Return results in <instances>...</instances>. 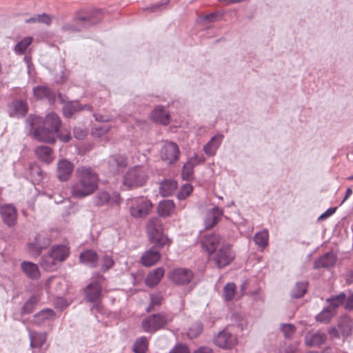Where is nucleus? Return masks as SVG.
<instances>
[{"label":"nucleus","mask_w":353,"mask_h":353,"mask_svg":"<svg viewBox=\"0 0 353 353\" xmlns=\"http://www.w3.org/2000/svg\"><path fill=\"white\" fill-rule=\"evenodd\" d=\"M61 124L60 118L54 112L48 114L45 120L31 114L26 120V130L28 135L39 141L54 143Z\"/></svg>","instance_id":"f257e3e1"},{"label":"nucleus","mask_w":353,"mask_h":353,"mask_svg":"<svg viewBox=\"0 0 353 353\" xmlns=\"http://www.w3.org/2000/svg\"><path fill=\"white\" fill-rule=\"evenodd\" d=\"M77 181L71 187L72 195L81 199L94 193L98 188L99 178L93 168L80 166L76 170Z\"/></svg>","instance_id":"f03ea898"},{"label":"nucleus","mask_w":353,"mask_h":353,"mask_svg":"<svg viewBox=\"0 0 353 353\" xmlns=\"http://www.w3.org/2000/svg\"><path fill=\"white\" fill-rule=\"evenodd\" d=\"M126 205L130 215L135 219H144L151 211L152 204L144 196L132 197L127 199Z\"/></svg>","instance_id":"7ed1b4c3"},{"label":"nucleus","mask_w":353,"mask_h":353,"mask_svg":"<svg viewBox=\"0 0 353 353\" xmlns=\"http://www.w3.org/2000/svg\"><path fill=\"white\" fill-rule=\"evenodd\" d=\"M147 170L144 166L136 165L130 168L124 174L123 185L128 188L142 186L147 181Z\"/></svg>","instance_id":"20e7f679"},{"label":"nucleus","mask_w":353,"mask_h":353,"mask_svg":"<svg viewBox=\"0 0 353 353\" xmlns=\"http://www.w3.org/2000/svg\"><path fill=\"white\" fill-rule=\"evenodd\" d=\"M146 230L149 239L152 243L164 246L168 243V239L163 234V223L158 217L148 220Z\"/></svg>","instance_id":"39448f33"},{"label":"nucleus","mask_w":353,"mask_h":353,"mask_svg":"<svg viewBox=\"0 0 353 353\" xmlns=\"http://www.w3.org/2000/svg\"><path fill=\"white\" fill-rule=\"evenodd\" d=\"M52 241L50 231H41L34 237V240L27 245L29 253L32 256H39L43 250L47 248Z\"/></svg>","instance_id":"423d86ee"},{"label":"nucleus","mask_w":353,"mask_h":353,"mask_svg":"<svg viewBox=\"0 0 353 353\" xmlns=\"http://www.w3.org/2000/svg\"><path fill=\"white\" fill-rule=\"evenodd\" d=\"M170 319L164 313H158L148 316L141 322L144 332L154 333L163 327Z\"/></svg>","instance_id":"0eeeda50"},{"label":"nucleus","mask_w":353,"mask_h":353,"mask_svg":"<svg viewBox=\"0 0 353 353\" xmlns=\"http://www.w3.org/2000/svg\"><path fill=\"white\" fill-rule=\"evenodd\" d=\"M212 260L218 268H224L231 263L235 257V254L228 243H222L221 246L214 252Z\"/></svg>","instance_id":"6e6552de"},{"label":"nucleus","mask_w":353,"mask_h":353,"mask_svg":"<svg viewBox=\"0 0 353 353\" xmlns=\"http://www.w3.org/2000/svg\"><path fill=\"white\" fill-rule=\"evenodd\" d=\"M92 281L85 288V299L88 302H97L102 295L101 283L104 281L105 277L99 274L96 273Z\"/></svg>","instance_id":"1a4fd4ad"},{"label":"nucleus","mask_w":353,"mask_h":353,"mask_svg":"<svg viewBox=\"0 0 353 353\" xmlns=\"http://www.w3.org/2000/svg\"><path fill=\"white\" fill-rule=\"evenodd\" d=\"M100 15L101 10H95L88 16L76 17L74 22L79 26L78 27L73 24H66L63 26L62 29L64 30L79 31L81 28H87L98 23L101 20Z\"/></svg>","instance_id":"9d476101"},{"label":"nucleus","mask_w":353,"mask_h":353,"mask_svg":"<svg viewBox=\"0 0 353 353\" xmlns=\"http://www.w3.org/2000/svg\"><path fill=\"white\" fill-rule=\"evenodd\" d=\"M181 152L178 145L173 141H165L161 149V159L168 164H172L179 159Z\"/></svg>","instance_id":"9b49d317"},{"label":"nucleus","mask_w":353,"mask_h":353,"mask_svg":"<svg viewBox=\"0 0 353 353\" xmlns=\"http://www.w3.org/2000/svg\"><path fill=\"white\" fill-rule=\"evenodd\" d=\"M222 243H225L223 239L219 234L214 233L205 235L201 241L202 248L210 254L218 250Z\"/></svg>","instance_id":"f8f14e48"},{"label":"nucleus","mask_w":353,"mask_h":353,"mask_svg":"<svg viewBox=\"0 0 353 353\" xmlns=\"http://www.w3.org/2000/svg\"><path fill=\"white\" fill-rule=\"evenodd\" d=\"M74 164L66 159H59L57 164V176L61 181H68L72 176Z\"/></svg>","instance_id":"ddd939ff"},{"label":"nucleus","mask_w":353,"mask_h":353,"mask_svg":"<svg viewBox=\"0 0 353 353\" xmlns=\"http://www.w3.org/2000/svg\"><path fill=\"white\" fill-rule=\"evenodd\" d=\"M163 246L160 245H154L146 250L142 255L141 261V263L145 267H150L154 265L161 259L160 248Z\"/></svg>","instance_id":"4468645a"},{"label":"nucleus","mask_w":353,"mask_h":353,"mask_svg":"<svg viewBox=\"0 0 353 353\" xmlns=\"http://www.w3.org/2000/svg\"><path fill=\"white\" fill-rule=\"evenodd\" d=\"M214 343L216 345L222 348H230L236 343V338L224 330L219 332L214 338Z\"/></svg>","instance_id":"2eb2a0df"},{"label":"nucleus","mask_w":353,"mask_h":353,"mask_svg":"<svg viewBox=\"0 0 353 353\" xmlns=\"http://www.w3.org/2000/svg\"><path fill=\"white\" fill-rule=\"evenodd\" d=\"M193 273L189 269L178 268L172 271L171 280L176 285H186L190 283Z\"/></svg>","instance_id":"dca6fc26"},{"label":"nucleus","mask_w":353,"mask_h":353,"mask_svg":"<svg viewBox=\"0 0 353 353\" xmlns=\"http://www.w3.org/2000/svg\"><path fill=\"white\" fill-rule=\"evenodd\" d=\"M224 139V135L221 133H217L213 136L208 142L203 147V152L209 157H213L221 146Z\"/></svg>","instance_id":"f3484780"},{"label":"nucleus","mask_w":353,"mask_h":353,"mask_svg":"<svg viewBox=\"0 0 353 353\" xmlns=\"http://www.w3.org/2000/svg\"><path fill=\"white\" fill-rule=\"evenodd\" d=\"M223 215V211L219 207H214L206 213L204 219V225L206 229H210L218 223L221 217Z\"/></svg>","instance_id":"a211bd4d"},{"label":"nucleus","mask_w":353,"mask_h":353,"mask_svg":"<svg viewBox=\"0 0 353 353\" xmlns=\"http://www.w3.org/2000/svg\"><path fill=\"white\" fill-rule=\"evenodd\" d=\"M0 213L3 222L9 227L15 225L17 221V211L10 204L5 205L0 208Z\"/></svg>","instance_id":"6ab92c4d"},{"label":"nucleus","mask_w":353,"mask_h":353,"mask_svg":"<svg viewBox=\"0 0 353 353\" xmlns=\"http://www.w3.org/2000/svg\"><path fill=\"white\" fill-rule=\"evenodd\" d=\"M336 262V256L332 252H327L314 262V269L330 268L333 267Z\"/></svg>","instance_id":"aec40b11"},{"label":"nucleus","mask_w":353,"mask_h":353,"mask_svg":"<svg viewBox=\"0 0 353 353\" xmlns=\"http://www.w3.org/2000/svg\"><path fill=\"white\" fill-rule=\"evenodd\" d=\"M56 317L57 314L53 310L46 308L34 314L33 317V322L34 324L37 325H41L53 321Z\"/></svg>","instance_id":"412c9836"},{"label":"nucleus","mask_w":353,"mask_h":353,"mask_svg":"<svg viewBox=\"0 0 353 353\" xmlns=\"http://www.w3.org/2000/svg\"><path fill=\"white\" fill-rule=\"evenodd\" d=\"M327 339L325 332L317 331L308 332L305 336V343L309 347H317L323 344Z\"/></svg>","instance_id":"4be33fe9"},{"label":"nucleus","mask_w":353,"mask_h":353,"mask_svg":"<svg viewBox=\"0 0 353 353\" xmlns=\"http://www.w3.org/2000/svg\"><path fill=\"white\" fill-rule=\"evenodd\" d=\"M108 165L110 172L115 173L118 172L119 169L125 168L128 165V161L125 156L114 154L110 157L108 161Z\"/></svg>","instance_id":"5701e85b"},{"label":"nucleus","mask_w":353,"mask_h":353,"mask_svg":"<svg viewBox=\"0 0 353 353\" xmlns=\"http://www.w3.org/2000/svg\"><path fill=\"white\" fill-rule=\"evenodd\" d=\"M30 339V345L32 348H41L46 343L47 334L46 332H38L27 328Z\"/></svg>","instance_id":"b1692460"},{"label":"nucleus","mask_w":353,"mask_h":353,"mask_svg":"<svg viewBox=\"0 0 353 353\" xmlns=\"http://www.w3.org/2000/svg\"><path fill=\"white\" fill-rule=\"evenodd\" d=\"M150 119L157 123L167 125L170 115L167 109L161 105L157 106L151 112Z\"/></svg>","instance_id":"393cba45"},{"label":"nucleus","mask_w":353,"mask_h":353,"mask_svg":"<svg viewBox=\"0 0 353 353\" xmlns=\"http://www.w3.org/2000/svg\"><path fill=\"white\" fill-rule=\"evenodd\" d=\"M86 109L91 111V107L88 105H81L77 101H69L65 103L63 108V113L65 117L70 118L74 112Z\"/></svg>","instance_id":"a878e982"},{"label":"nucleus","mask_w":353,"mask_h":353,"mask_svg":"<svg viewBox=\"0 0 353 353\" xmlns=\"http://www.w3.org/2000/svg\"><path fill=\"white\" fill-rule=\"evenodd\" d=\"M79 259L81 262L85 265L94 268L97 265L99 256L92 250H86L81 253Z\"/></svg>","instance_id":"bb28decb"},{"label":"nucleus","mask_w":353,"mask_h":353,"mask_svg":"<svg viewBox=\"0 0 353 353\" xmlns=\"http://www.w3.org/2000/svg\"><path fill=\"white\" fill-rule=\"evenodd\" d=\"M52 257L57 262L64 261L69 256V249L63 245H54L49 251Z\"/></svg>","instance_id":"cd10ccee"},{"label":"nucleus","mask_w":353,"mask_h":353,"mask_svg":"<svg viewBox=\"0 0 353 353\" xmlns=\"http://www.w3.org/2000/svg\"><path fill=\"white\" fill-rule=\"evenodd\" d=\"M8 112L11 117H23L28 112L27 104L23 101H15L9 105Z\"/></svg>","instance_id":"c85d7f7f"},{"label":"nucleus","mask_w":353,"mask_h":353,"mask_svg":"<svg viewBox=\"0 0 353 353\" xmlns=\"http://www.w3.org/2000/svg\"><path fill=\"white\" fill-rule=\"evenodd\" d=\"M21 268L23 273L30 279H37L40 277V272L37 265L30 261H23Z\"/></svg>","instance_id":"c756f323"},{"label":"nucleus","mask_w":353,"mask_h":353,"mask_svg":"<svg viewBox=\"0 0 353 353\" xmlns=\"http://www.w3.org/2000/svg\"><path fill=\"white\" fill-rule=\"evenodd\" d=\"M34 152L37 158L46 163H50L53 161L52 150L48 146H38L35 148Z\"/></svg>","instance_id":"7c9ffc66"},{"label":"nucleus","mask_w":353,"mask_h":353,"mask_svg":"<svg viewBox=\"0 0 353 353\" xmlns=\"http://www.w3.org/2000/svg\"><path fill=\"white\" fill-rule=\"evenodd\" d=\"M157 209L161 216H169L174 212L175 204L172 200H164L159 203Z\"/></svg>","instance_id":"2f4dec72"},{"label":"nucleus","mask_w":353,"mask_h":353,"mask_svg":"<svg viewBox=\"0 0 353 353\" xmlns=\"http://www.w3.org/2000/svg\"><path fill=\"white\" fill-rule=\"evenodd\" d=\"M164 274V270L162 268H157L150 272L145 278V283L149 287L157 285L161 280Z\"/></svg>","instance_id":"473e14b6"},{"label":"nucleus","mask_w":353,"mask_h":353,"mask_svg":"<svg viewBox=\"0 0 353 353\" xmlns=\"http://www.w3.org/2000/svg\"><path fill=\"white\" fill-rule=\"evenodd\" d=\"M177 183L174 181L165 180L162 182L159 187V192L163 196H167L172 194L176 189Z\"/></svg>","instance_id":"72a5a7b5"},{"label":"nucleus","mask_w":353,"mask_h":353,"mask_svg":"<svg viewBox=\"0 0 353 353\" xmlns=\"http://www.w3.org/2000/svg\"><path fill=\"white\" fill-rule=\"evenodd\" d=\"M253 240L259 247L264 249L268 245L269 234L268 230H262L256 232Z\"/></svg>","instance_id":"f704fd0d"},{"label":"nucleus","mask_w":353,"mask_h":353,"mask_svg":"<svg viewBox=\"0 0 353 353\" xmlns=\"http://www.w3.org/2000/svg\"><path fill=\"white\" fill-rule=\"evenodd\" d=\"M307 285L308 283L305 281L297 282L292 290V297L299 299L303 296L307 292Z\"/></svg>","instance_id":"c9c22d12"},{"label":"nucleus","mask_w":353,"mask_h":353,"mask_svg":"<svg viewBox=\"0 0 353 353\" xmlns=\"http://www.w3.org/2000/svg\"><path fill=\"white\" fill-rule=\"evenodd\" d=\"M346 299V294L345 292H341L338 295L332 296L327 299L326 301L330 303L329 308H332L333 312L339 306L342 305Z\"/></svg>","instance_id":"e433bc0d"},{"label":"nucleus","mask_w":353,"mask_h":353,"mask_svg":"<svg viewBox=\"0 0 353 353\" xmlns=\"http://www.w3.org/2000/svg\"><path fill=\"white\" fill-rule=\"evenodd\" d=\"M57 262L48 252L41 257L40 265L46 271L50 272L57 269Z\"/></svg>","instance_id":"4c0bfd02"},{"label":"nucleus","mask_w":353,"mask_h":353,"mask_svg":"<svg viewBox=\"0 0 353 353\" xmlns=\"http://www.w3.org/2000/svg\"><path fill=\"white\" fill-rule=\"evenodd\" d=\"M34 95L40 99L46 98L49 101L54 98L53 92L46 86H37L33 90Z\"/></svg>","instance_id":"58836bf2"},{"label":"nucleus","mask_w":353,"mask_h":353,"mask_svg":"<svg viewBox=\"0 0 353 353\" xmlns=\"http://www.w3.org/2000/svg\"><path fill=\"white\" fill-rule=\"evenodd\" d=\"M148 349V341L147 337L141 336L134 343L132 350L134 353H146Z\"/></svg>","instance_id":"ea45409f"},{"label":"nucleus","mask_w":353,"mask_h":353,"mask_svg":"<svg viewBox=\"0 0 353 353\" xmlns=\"http://www.w3.org/2000/svg\"><path fill=\"white\" fill-rule=\"evenodd\" d=\"M236 294V285L234 283H228L223 289L222 298L225 301H231Z\"/></svg>","instance_id":"a19ab883"},{"label":"nucleus","mask_w":353,"mask_h":353,"mask_svg":"<svg viewBox=\"0 0 353 353\" xmlns=\"http://www.w3.org/2000/svg\"><path fill=\"white\" fill-rule=\"evenodd\" d=\"M99 261L101 263V270L103 272L108 271L114 264L112 255L108 253H103L99 256Z\"/></svg>","instance_id":"79ce46f5"},{"label":"nucleus","mask_w":353,"mask_h":353,"mask_svg":"<svg viewBox=\"0 0 353 353\" xmlns=\"http://www.w3.org/2000/svg\"><path fill=\"white\" fill-rule=\"evenodd\" d=\"M110 196L108 192L102 191L98 192L93 198V202L97 206H102L108 203Z\"/></svg>","instance_id":"37998d69"},{"label":"nucleus","mask_w":353,"mask_h":353,"mask_svg":"<svg viewBox=\"0 0 353 353\" xmlns=\"http://www.w3.org/2000/svg\"><path fill=\"white\" fill-rule=\"evenodd\" d=\"M32 38L30 37H25L21 41L18 42L14 47V52L18 54H22L25 52L27 48L31 44Z\"/></svg>","instance_id":"c03bdc74"},{"label":"nucleus","mask_w":353,"mask_h":353,"mask_svg":"<svg viewBox=\"0 0 353 353\" xmlns=\"http://www.w3.org/2000/svg\"><path fill=\"white\" fill-rule=\"evenodd\" d=\"M334 312L332 308L328 307L324 308L316 317L317 321L327 323L334 316Z\"/></svg>","instance_id":"a18cd8bd"},{"label":"nucleus","mask_w":353,"mask_h":353,"mask_svg":"<svg viewBox=\"0 0 353 353\" xmlns=\"http://www.w3.org/2000/svg\"><path fill=\"white\" fill-rule=\"evenodd\" d=\"M169 3L170 0H161L160 2L152 4L151 6L143 8V10L150 12H160L165 9Z\"/></svg>","instance_id":"49530a36"},{"label":"nucleus","mask_w":353,"mask_h":353,"mask_svg":"<svg viewBox=\"0 0 353 353\" xmlns=\"http://www.w3.org/2000/svg\"><path fill=\"white\" fill-rule=\"evenodd\" d=\"M110 130V126L108 124H99L94 126L92 130V134L96 137H101L107 134Z\"/></svg>","instance_id":"de8ad7c7"},{"label":"nucleus","mask_w":353,"mask_h":353,"mask_svg":"<svg viewBox=\"0 0 353 353\" xmlns=\"http://www.w3.org/2000/svg\"><path fill=\"white\" fill-rule=\"evenodd\" d=\"M194 166L190 162L187 161L183 166L181 176L184 180L189 181L192 179Z\"/></svg>","instance_id":"09e8293b"},{"label":"nucleus","mask_w":353,"mask_h":353,"mask_svg":"<svg viewBox=\"0 0 353 353\" xmlns=\"http://www.w3.org/2000/svg\"><path fill=\"white\" fill-rule=\"evenodd\" d=\"M203 331V324L201 322H196L189 328L187 335L190 339L197 337Z\"/></svg>","instance_id":"8fccbe9b"},{"label":"nucleus","mask_w":353,"mask_h":353,"mask_svg":"<svg viewBox=\"0 0 353 353\" xmlns=\"http://www.w3.org/2000/svg\"><path fill=\"white\" fill-rule=\"evenodd\" d=\"M37 303V299L35 296H31L23 305L21 308V314H30L32 312L35 304Z\"/></svg>","instance_id":"3c124183"},{"label":"nucleus","mask_w":353,"mask_h":353,"mask_svg":"<svg viewBox=\"0 0 353 353\" xmlns=\"http://www.w3.org/2000/svg\"><path fill=\"white\" fill-rule=\"evenodd\" d=\"M163 298L160 293L150 294V303L149 306L147 307L146 311L150 312L154 310L156 306H159L161 304Z\"/></svg>","instance_id":"603ef678"},{"label":"nucleus","mask_w":353,"mask_h":353,"mask_svg":"<svg viewBox=\"0 0 353 353\" xmlns=\"http://www.w3.org/2000/svg\"><path fill=\"white\" fill-rule=\"evenodd\" d=\"M281 332L283 333V336L286 339L290 338L295 332L296 327L291 323H282L280 325Z\"/></svg>","instance_id":"864d4df0"},{"label":"nucleus","mask_w":353,"mask_h":353,"mask_svg":"<svg viewBox=\"0 0 353 353\" xmlns=\"http://www.w3.org/2000/svg\"><path fill=\"white\" fill-rule=\"evenodd\" d=\"M193 188L189 183L184 184L180 189V191L177 194V198L179 200H183L188 197L192 192Z\"/></svg>","instance_id":"5fc2aeb1"},{"label":"nucleus","mask_w":353,"mask_h":353,"mask_svg":"<svg viewBox=\"0 0 353 353\" xmlns=\"http://www.w3.org/2000/svg\"><path fill=\"white\" fill-rule=\"evenodd\" d=\"M221 16L219 12H212L200 19L201 23L205 25L207 22H216L221 20Z\"/></svg>","instance_id":"6e6d98bb"},{"label":"nucleus","mask_w":353,"mask_h":353,"mask_svg":"<svg viewBox=\"0 0 353 353\" xmlns=\"http://www.w3.org/2000/svg\"><path fill=\"white\" fill-rule=\"evenodd\" d=\"M133 128L136 130H148L149 128V123L143 119H134Z\"/></svg>","instance_id":"4d7b16f0"},{"label":"nucleus","mask_w":353,"mask_h":353,"mask_svg":"<svg viewBox=\"0 0 353 353\" xmlns=\"http://www.w3.org/2000/svg\"><path fill=\"white\" fill-rule=\"evenodd\" d=\"M74 136L79 140L83 139L88 134V131L84 127H75L73 130Z\"/></svg>","instance_id":"13d9d810"},{"label":"nucleus","mask_w":353,"mask_h":353,"mask_svg":"<svg viewBox=\"0 0 353 353\" xmlns=\"http://www.w3.org/2000/svg\"><path fill=\"white\" fill-rule=\"evenodd\" d=\"M188 162H190L193 164L194 166L199 164H202L205 161V158L203 155L194 154L193 157H192L188 161Z\"/></svg>","instance_id":"bf43d9fd"},{"label":"nucleus","mask_w":353,"mask_h":353,"mask_svg":"<svg viewBox=\"0 0 353 353\" xmlns=\"http://www.w3.org/2000/svg\"><path fill=\"white\" fill-rule=\"evenodd\" d=\"M250 295L253 298V299L256 301H264L265 297L261 293V289L257 288L254 290H252L250 292Z\"/></svg>","instance_id":"052dcab7"},{"label":"nucleus","mask_w":353,"mask_h":353,"mask_svg":"<svg viewBox=\"0 0 353 353\" xmlns=\"http://www.w3.org/2000/svg\"><path fill=\"white\" fill-rule=\"evenodd\" d=\"M37 20L39 23H43L44 24H46L47 26H50L52 23L50 16L46 13L37 14Z\"/></svg>","instance_id":"680f3d73"},{"label":"nucleus","mask_w":353,"mask_h":353,"mask_svg":"<svg viewBox=\"0 0 353 353\" xmlns=\"http://www.w3.org/2000/svg\"><path fill=\"white\" fill-rule=\"evenodd\" d=\"M170 353H190L188 347L185 345H178Z\"/></svg>","instance_id":"e2e57ef3"},{"label":"nucleus","mask_w":353,"mask_h":353,"mask_svg":"<svg viewBox=\"0 0 353 353\" xmlns=\"http://www.w3.org/2000/svg\"><path fill=\"white\" fill-rule=\"evenodd\" d=\"M336 210V208H330L327 209L324 213H323L318 219L319 221H323L332 215Z\"/></svg>","instance_id":"0e129e2a"},{"label":"nucleus","mask_w":353,"mask_h":353,"mask_svg":"<svg viewBox=\"0 0 353 353\" xmlns=\"http://www.w3.org/2000/svg\"><path fill=\"white\" fill-rule=\"evenodd\" d=\"M230 319L232 321L239 320V322L238 323L237 326L240 327L241 330L243 329L245 325V321L241 316L234 313L231 315Z\"/></svg>","instance_id":"69168bd1"},{"label":"nucleus","mask_w":353,"mask_h":353,"mask_svg":"<svg viewBox=\"0 0 353 353\" xmlns=\"http://www.w3.org/2000/svg\"><path fill=\"white\" fill-rule=\"evenodd\" d=\"M56 137H59V139L63 142H68L71 139V136L69 132L63 134V132H58L56 134Z\"/></svg>","instance_id":"338daca9"},{"label":"nucleus","mask_w":353,"mask_h":353,"mask_svg":"<svg viewBox=\"0 0 353 353\" xmlns=\"http://www.w3.org/2000/svg\"><path fill=\"white\" fill-rule=\"evenodd\" d=\"M345 308L347 310H353V294L346 297Z\"/></svg>","instance_id":"774afa93"}]
</instances>
